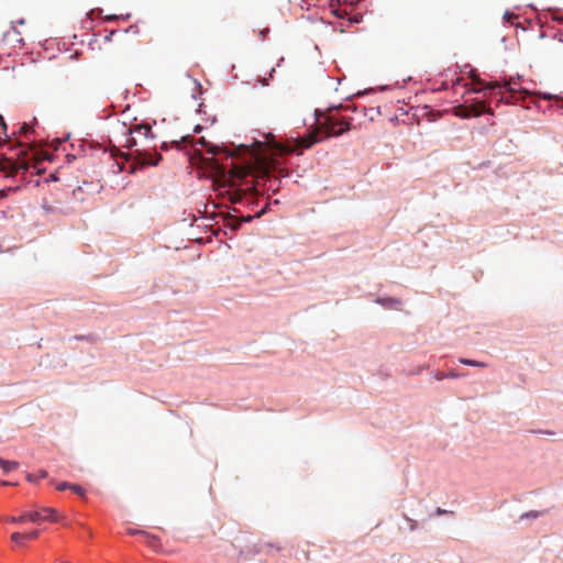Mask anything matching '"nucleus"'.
Wrapping results in <instances>:
<instances>
[{
	"mask_svg": "<svg viewBox=\"0 0 563 563\" xmlns=\"http://www.w3.org/2000/svg\"><path fill=\"white\" fill-rule=\"evenodd\" d=\"M0 484L3 485V486L16 485L15 483H10V482H7V481H2V482H0Z\"/></svg>",
	"mask_w": 563,
	"mask_h": 563,
	"instance_id": "nucleus-25",
	"label": "nucleus"
},
{
	"mask_svg": "<svg viewBox=\"0 0 563 563\" xmlns=\"http://www.w3.org/2000/svg\"><path fill=\"white\" fill-rule=\"evenodd\" d=\"M27 156L19 157L16 161L11 158H3L0 161V172L4 174L7 178L20 176V181L23 183L26 179V172L34 167Z\"/></svg>",
	"mask_w": 563,
	"mask_h": 563,
	"instance_id": "nucleus-5",
	"label": "nucleus"
},
{
	"mask_svg": "<svg viewBox=\"0 0 563 563\" xmlns=\"http://www.w3.org/2000/svg\"><path fill=\"white\" fill-rule=\"evenodd\" d=\"M264 213V210H261L260 213H257V217H261V214Z\"/></svg>",
	"mask_w": 563,
	"mask_h": 563,
	"instance_id": "nucleus-38",
	"label": "nucleus"
},
{
	"mask_svg": "<svg viewBox=\"0 0 563 563\" xmlns=\"http://www.w3.org/2000/svg\"><path fill=\"white\" fill-rule=\"evenodd\" d=\"M445 375H446V377H451V378H457V377H460V375H459V374H456L455 372H450L449 374H445Z\"/></svg>",
	"mask_w": 563,
	"mask_h": 563,
	"instance_id": "nucleus-23",
	"label": "nucleus"
},
{
	"mask_svg": "<svg viewBox=\"0 0 563 563\" xmlns=\"http://www.w3.org/2000/svg\"><path fill=\"white\" fill-rule=\"evenodd\" d=\"M268 31H269L268 29L262 30L261 33H260L261 36H265L268 33Z\"/></svg>",
	"mask_w": 563,
	"mask_h": 563,
	"instance_id": "nucleus-28",
	"label": "nucleus"
},
{
	"mask_svg": "<svg viewBox=\"0 0 563 563\" xmlns=\"http://www.w3.org/2000/svg\"><path fill=\"white\" fill-rule=\"evenodd\" d=\"M125 146L129 148H134L132 153L126 154L124 157L126 161L133 158V164L130 166L129 173H135L137 169V165L140 166H156L158 162L162 159L161 154H156V158H152L151 146H142L139 139L133 134L125 141Z\"/></svg>",
	"mask_w": 563,
	"mask_h": 563,
	"instance_id": "nucleus-3",
	"label": "nucleus"
},
{
	"mask_svg": "<svg viewBox=\"0 0 563 563\" xmlns=\"http://www.w3.org/2000/svg\"><path fill=\"white\" fill-rule=\"evenodd\" d=\"M20 188L19 185L16 186H8L7 188L0 189V198H4L8 196L11 191H16Z\"/></svg>",
	"mask_w": 563,
	"mask_h": 563,
	"instance_id": "nucleus-13",
	"label": "nucleus"
},
{
	"mask_svg": "<svg viewBox=\"0 0 563 563\" xmlns=\"http://www.w3.org/2000/svg\"><path fill=\"white\" fill-rule=\"evenodd\" d=\"M69 489L73 490L75 494L79 495L80 497H84L86 494L85 489L76 484H71V486H69Z\"/></svg>",
	"mask_w": 563,
	"mask_h": 563,
	"instance_id": "nucleus-14",
	"label": "nucleus"
},
{
	"mask_svg": "<svg viewBox=\"0 0 563 563\" xmlns=\"http://www.w3.org/2000/svg\"><path fill=\"white\" fill-rule=\"evenodd\" d=\"M483 90L489 91L488 93L485 92L484 96L497 98L498 102L505 103H517L525 100L527 96L531 95L530 91L521 88L514 79L505 81L504 85H500L497 81L488 82L483 88Z\"/></svg>",
	"mask_w": 563,
	"mask_h": 563,
	"instance_id": "nucleus-2",
	"label": "nucleus"
},
{
	"mask_svg": "<svg viewBox=\"0 0 563 563\" xmlns=\"http://www.w3.org/2000/svg\"><path fill=\"white\" fill-rule=\"evenodd\" d=\"M21 130H22L24 133H27L29 128H27V125H26V124H24V125L21 128Z\"/></svg>",
	"mask_w": 563,
	"mask_h": 563,
	"instance_id": "nucleus-30",
	"label": "nucleus"
},
{
	"mask_svg": "<svg viewBox=\"0 0 563 563\" xmlns=\"http://www.w3.org/2000/svg\"><path fill=\"white\" fill-rule=\"evenodd\" d=\"M319 141H320V139L317 136V133H316V134H311V135H309V136H308V137H306V139L300 140L299 145H300L301 147H306V148H308V147L312 146L313 144H316V143H317V142H319Z\"/></svg>",
	"mask_w": 563,
	"mask_h": 563,
	"instance_id": "nucleus-11",
	"label": "nucleus"
},
{
	"mask_svg": "<svg viewBox=\"0 0 563 563\" xmlns=\"http://www.w3.org/2000/svg\"><path fill=\"white\" fill-rule=\"evenodd\" d=\"M0 122H1V126L5 130L7 129V124L3 121L2 117H0Z\"/></svg>",
	"mask_w": 563,
	"mask_h": 563,
	"instance_id": "nucleus-29",
	"label": "nucleus"
},
{
	"mask_svg": "<svg viewBox=\"0 0 563 563\" xmlns=\"http://www.w3.org/2000/svg\"><path fill=\"white\" fill-rule=\"evenodd\" d=\"M38 536H40V532L37 530H34L30 533L24 534L25 540H34V539L38 538Z\"/></svg>",
	"mask_w": 563,
	"mask_h": 563,
	"instance_id": "nucleus-16",
	"label": "nucleus"
},
{
	"mask_svg": "<svg viewBox=\"0 0 563 563\" xmlns=\"http://www.w3.org/2000/svg\"><path fill=\"white\" fill-rule=\"evenodd\" d=\"M405 518L410 522V530L413 531L417 528V522L407 516Z\"/></svg>",
	"mask_w": 563,
	"mask_h": 563,
	"instance_id": "nucleus-21",
	"label": "nucleus"
},
{
	"mask_svg": "<svg viewBox=\"0 0 563 563\" xmlns=\"http://www.w3.org/2000/svg\"><path fill=\"white\" fill-rule=\"evenodd\" d=\"M57 521L56 509L51 507H43L41 510H34L22 514L20 517L8 518L9 522L23 523L26 521L41 523L42 521Z\"/></svg>",
	"mask_w": 563,
	"mask_h": 563,
	"instance_id": "nucleus-6",
	"label": "nucleus"
},
{
	"mask_svg": "<svg viewBox=\"0 0 563 563\" xmlns=\"http://www.w3.org/2000/svg\"><path fill=\"white\" fill-rule=\"evenodd\" d=\"M445 377H446V375H445L444 373H442V372H438V373H435V374H434V378H435L437 380H442V379H444Z\"/></svg>",
	"mask_w": 563,
	"mask_h": 563,
	"instance_id": "nucleus-20",
	"label": "nucleus"
},
{
	"mask_svg": "<svg viewBox=\"0 0 563 563\" xmlns=\"http://www.w3.org/2000/svg\"><path fill=\"white\" fill-rule=\"evenodd\" d=\"M264 213V210H261L260 213H257V217H261V214Z\"/></svg>",
	"mask_w": 563,
	"mask_h": 563,
	"instance_id": "nucleus-37",
	"label": "nucleus"
},
{
	"mask_svg": "<svg viewBox=\"0 0 563 563\" xmlns=\"http://www.w3.org/2000/svg\"><path fill=\"white\" fill-rule=\"evenodd\" d=\"M19 467V463L15 461H8L0 457V468L4 474L15 471Z\"/></svg>",
	"mask_w": 563,
	"mask_h": 563,
	"instance_id": "nucleus-10",
	"label": "nucleus"
},
{
	"mask_svg": "<svg viewBox=\"0 0 563 563\" xmlns=\"http://www.w3.org/2000/svg\"><path fill=\"white\" fill-rule=\"evenodd\" d=\"M273 150H274V154H275V153H279V154H282V153L288 152V150H286V148H285V147H283L282 145H277V144H276V145H274V148H273Z\"/></svg>",
	"mask_w": 563,
	"mask_h": 563,
	"instance_id": "nucleus-18",
	"label": "nucleus"
},
{
	"mask_svg": "<svg viewBox=\"0 0 563 563\" xmlns=\"http://www.w3.org/2000/svg\"><path fill=\"white\" fill-rule=\"evenodd\" d=\"M129 132L139 139L142 146H148L147 143L155 139L148 124L133 125Z\"/></svg>",
	"mask_w": 563,
	"mask_h": 563,
	"instance_id": "nucleus-7",
	"label": "nucleus"
},
{
	"mask_svg": "<svg viewBox=\"0 0 563 563\" xmlns=\"http://www.w3.org/2000/svg\"><path fill=\"white\" fill-rule=\"evenodd\" d=\"M461 364L468 365V366H477V367H486V364L479 361L471 360V358H464L461 357L459 360Z\"/></svg>",
	"mask_w": 563,
	"mask_h": 563,
	"instance_id": "nucleus-12",
	"label": "nucleus"
},
{
	"mask_svg": "<svg viewBox=\"0 0 563 563\" xmlns=\"http://www.w3.org/2000/svg\"><path fill=\"white\" fill-rule=\"evenodd\" d=\"M47 476V473L45 471H41L38 473V478H45Z\"/></svg>",
	"mask_w": 563,
	"mask_h": 563,
	"instance_id": "nucleus-24",
	"label": "nucleus"
},
{
	"mask_svg": "<svg viewBox=\"0 0 563 563\" xmlns=\"http://www.w3.org/2000/svg\"><path fill=\"white\" fill-rule=\"evenodd\" d=\"M128 532H129L130 534H136V533H140L139 531H135V530H133V529H129V530H128Z\"/></svg>",
	"mask_w": 563,
	"mask_h": 563,
	"instance_id": "nucleus-31",
	"label": "nucleus"
},
{
	"mask_svg": "<svg viewBox=\"0 0 563 563\" xmlns=\"http://www.w3.org/2000/svg\"><path fill=\"white\" fill-rule=\"evenodd\" d=\"M162 148H163V150L167 148L166 143H163Z\"/></svg>",
	"mask_w": 563,
	"mask_h": 563,
	"instance_id": "nucleus-35",
	"label": "nucleus"
},
{
	"mask_svg": "<svg viewBox=\"0 0 563 563\" xmlns=\"http://www.w3.org/2000/svg\"><path fill=\"white\" fill-rule=\"evenodd\" d=\"M3 42L4 44H12V48H20L23 43V38L21 37L20 32L15 27H10L9 31L3 33Z\"/></svg>",
	"mask_w": 563,
	"mask_h": 563,
	"instance_id": "nucleus-8",
	"label": "nucleus"
},
{
	"mask_svg": "<svg viewBox=\"0 0 563 563\" xmlns=\"http://www.w3.org/2000/svg\"><path fill=\"white\" fill-rule=\"evenodd\" d=\"M537 516H538L537 512H529V514L523 515V517H533V518H536Z\"/></svg>",
	"mask_w": 563,
	"mask_h": 563,
	"instance_id": "nucleus-27",
	"label": "nucleus"
},
{
	"mask_svg": "<svg viewBox=\"0 0 563 563\" xmlns=\"http://www.w3.org/2000/svg\"><path fill=\"white\" fill-rule=\"evenodd\" d=\"M26 479H27L29 482H34V481H35V476H34V475H32V474H27Z\"/></svg>",
	"mask_w": 563,
	"mask_h": 563,
	"instance_id": "nucleus-26",
	"label": "nucleus"
},
{
	"mask_svg": "<svg viewBox=\"0 0 563 563\" xmlns=\"http://www.w3.org/2000/svg\"><path fill=\"white\" fill-rule=\"evenodd\" d=\"M156 538L155 537H147V543L151 545V547H154L155 543H156Z\"/></svg>",
	"mask_w": 563,
	"mask_h": 563,
	"instance_id": "nucleus-22",
	"label": "nucleus"
},
{
	"mask_svg": "<svg viewBox=\"0 0 563 563\" xmlns=\"http://www.w3.org/2000/svg\"><path fill=\"white\" fill-rule=\"evenodd\" d=\"M69 486H71V484H69L68 482H62V483L56 485V489L57 490H65V489H69Z\"/></svg>",
	"mask_w": 563,
	"mask_h": 563,
	"instance_id": "nucleus-17",
	"label": "nucleus"
},
{
	"mask_svg": "<svg viewBox=\"0 0 563 563\" xmlns=\"http://www.w3.org/2000/svg\"><path fill=\"white\" fill-rule=\"evenodd\" d=\"M543 98L544 99H551L552 97H551V95H544Z\"/></svg>",
	"mask_w": 563,
	"mask_h": 563,
	"instance_id": "nucleus-32",
	"label": "nucleus"
},
{
	"mask_svg": "<svg viewBox=\"0 0 563 563\" xmlns=\"http://www.w3.org/2000/svg\"><path fill=\"white\" fill-rule=\"evenodd\" d=\"M339 110H342V107H339V109L331 110L332 112H339Z\"/></svg>",
	"mask_w": 563,
	"mask_h": 563,
	"instance_id": "nucleus-33",
	"label": "nucleus"
},
{
	"mask_svg": "<svg viewBox=\"0 0 563 563\" xmlns=\"http://www.w3.org/2000/svg\"><path fill=\"white\" fill-rule=\"evenodd\" d=\"M351 119L340 117L336 112L330 111L324 115L323 120L319 122V132L324 133V137L340 136L345 131L350 130Z\"/></svg>",
	"mask_w": 563,
	"mask_h": 563,
	"instance_id": "nucleus-4",
	"label": "nucleus"
},
{
	"mask_svg": "<svg viewBox=\"0 0 563 563\" xmlns=\"http://www.w3.org/2000/svg\"><path fill=\"white\" fill-rule=\"evenodd\" d=\"M493 113L484 101H476L467 108L465 117H479L483 113Z\"/></svg>",
	"mask_w": 563,
	"mask_h": 563,
	"instance_id": "nucleus-9",
	"label": "nucleus"
},
{
	"mask_svg": "<svg viewBox=\"0 0 563 563\" xmlns=\"http://www.w3.org/2000/svg\"><path fill=\"white\" fill-rule=\"evenodd\" d=\"M229 225L231 227L232 230H238L239 227H240V222L235 221V220H232V222L229 221Z\"/></svg>",
	"mask_w": 563,
	"mask_h": 563,
	"instance_id": "nucleus-19",
	"label": "nucleus"
},
{
	"mask_svg": "<svg viewBox=\"0 0 563 563\" xmlns=\"http://www.w3.org/2000/svg\"><path fill=\"white\" fill-rule=\"evenodd\" d=\"M255 145H257L258 148L261 147V143L260 142H256Z\"/></svg>",
	"mask_w": 563,
	"mask_h": 563,
	"instance_id": "nucleus-39",
	"label": "nucleus"
},
{
	"mask_svg": "<svg viewBox=\"0 0 563 563\" xmlns=\"http://www.w3.org/2000/svg\"><path fill=\"white\" fill-rule=\"evenodd\" d=\"M62 563H69V562H66V561H62Z\"/></svg>",
	"mask_w": 563,
	"mask_h": 563,
	"instance_id": "nucleus-40",
	"label": "nucleus"
},
{
	"mask_svg": "<svg viewBox=\"0 0 563 563\" xmlns=\"http://www.w3.org/2000/svg\"><path fill=\"white\" fill-rule=\"evenodd\" d=\"M264 213V210H261L260 213H257V217H261V214Z\"/></svg>",
	"mask_w": 563,
	"mask_h": 563,
	"instance_id": "nucleus-36",
	"label": "nucleus"
},
{
	"mask_svg": "<svg viewBox=\"0 0 563 563\" xmlns=\"http://www.w3.org/2000/svg\"><path fill=\"white\" fill-rule=\"evenodd\" d=\"M107 19H108V20H113V19H115V16H114V15H111V16H108Z\"/></svg>",
	"mask_w": 563,
	"mask_h": 563,
	"instance_id": "nucleus-34",
	"label": "nucleus"
},
{
	"mask_svg": "<svg viewBox=\"0 0 563 563\" xmlns=\"http://www.w3.org/2000/svg\"><path fill=\"white\" fill-rule=\"evenodd\" d=\"M11 540L18 544L22 543L23 541H25V537L23 533H20V532H14L11 534Z\"/></svg>",
	"mask_w": 563,
	"mask_h": 563,
	"instance_id": "nucleus-15",
	"label": "nucleus"
},
{
	"mask_svg": "<svg viewBox=\"0 0 563 563\" xmlns=\"http://www.w3.org/2000/svg\"><path fill=\"white\" fill-rule=\"evenodd\" d=\"M243 150L250 155V159L245 164H235L231 162L230 167L221 163L217 157L210 158L209 167L213 177L214 185L218 189H224V194L229 196L231 202H241L249 195L256 191V187L252 181L245 180L252 173V164L256 165L263 175L271 176L278 170L283 175V169L278 168L277 162L273 157L250 150L247 146H240L235 152H230L225 147L212 146L209 152L214 156L221 153L225 159L233 158L238 151Z\"/></svg>",
	"mask_w": 563,
	"mask_h": 563,
	"instance_id": "nucleus-1",
	"label": "nucleus"
}]
</instances>
